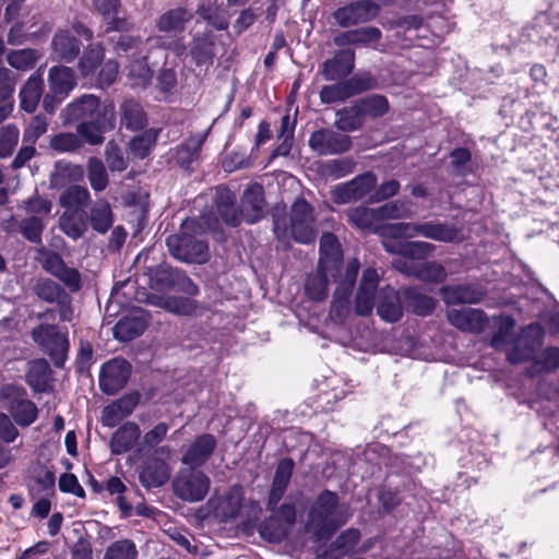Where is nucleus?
Listing matches in <instances>:
<instances>
[{
	"label": "nucleus",
	"instance_id": "a19ab883",
	"mask_svg": "<svg viewBox=\"0 0 559 559\" xmlns=\"http://www.w3.org/2000/svg\"><path fill=\"white\" fill-rule=\"evenodd\" d=\"M60 229L70 238L76 240L87 229L86 222L79 211H64L59 218Z\"/></svg>",
	"mask_w": 559,
	"mask_h": 559
},
{
	"label": "nucleus",
	"instance_id": "79ce46f5",
	"mask_svg": "<svg viewBox=\"0 0 559 559\" xmlns=\"http://www.w3.org/2000/svg\"><path fill=\"white\" fill-rule=\"evenodd\" d=\"M50 379V368L46 360L38 359L29 362L26 381L35 391H45Z\"/></svg>",
	"mask_w": 559,
	"mask_h": 559
},
{
	"label": "nucleus",
	"instance_id": "a878e982",
	"mask_svg": "<svg viewBox=\"0 0 559 559\" xmlns=\"http://www.w3.org/2000/svg\"><path fill=\"white\" fill-rule=\"evenodd\" d=\"M354 69V52L341 51L323 62L320 73L326 81H336L347 76Z\"/></svg>",
	"mask_w": 559,
	"mask_h": 559
},
{
	"label": "nucleus",
	"instance_id": "2eb2a0df",
	"mask_svg": "<svg viewBox=\"0 0 559 559\" xmlns=\"http://www.w3.org/2000/svg\"><path fill=\"white\" fill-rule=\"evenodd\" d=\"M131 373L130 364L123 358H114L105 362L99 372V388L106 394L121 390Z\"/></svg>",
	"mask_w": 559,
	"mask_h": 559
},
{
	"label": "nucleus",
	"instance_id": "ea45409f",
	"mask_svg": "<svg viewBox=\"0 0 559 559\" xmlns=\"http://www.w3.org/2000/svg\"><path fill=\"white\" fill-rule=\"evenodd\" d=\"M213 46L212 33L204 32L201 36L193 38L189 53L197 64H206L213 59Z\"/></svg>",
	"mask_w": 559,
	"mask_h": 559
},
{
	"label": "nucleus",
	"instance_id": "f3484780",
	"mask_svg": "<svg viewBox=\"0 0 559 559\" xmlns=\"http://www.w3.org/2000/svg\"><path fill=\"white\" fill-rule=\"evenodd\" d=\"M350 138L331 129H321L311 133L309 146L320 155H332L347 152L350 148Z\"/></svg>",
	"mask_w": 559,
	"mask_h": 559
},
{
	"label": "nucleus",
	"instance_id": "bb28decb",
	"mask_svg": "<svg viewBox=\"0 0 559 559\" xmlns=\"http://www.w3.org/2000/svg\"><path fill=\"white\" fill-rule=\"evenodd\" d=\"M48 83L53 96L66 97L76 85L75 73L71 68L55 66L48 73Z\"/></svg>",
	"mask_w": 559,
	"mask_h": 559
},
{
	"label": "nucleus",
	"instance_id": "864d4df0",
	"mask_svg": "<svg viewBox=\"0 0 559 559\" xmlns=\"http://www.w3.org/2000/svg\"><path fill=\"white\" fill-rule=\"evenodd\" d=\"M34 290L40 299L48 302H58L62 298H68V294L60 285L49 278L38 281Z\"/></svg>",
	"mask_w": 559,
	"mask_h": 559
},
{
	"label": "nucleus",
	"instance_id": "774afa93",
	"mask_svg": "<svg viewBox=\"0 0 559 559\" xmlns=\"http://www.w3.org/2000/svg\"><path fill=\"white\" fill-rule=\"evenodd\" d=\"M48 120L43 115H37L32 118L31 122L24 130L23 141L28 144H34L43 134L47 132Z\"/></svg>",
	"mask_w": 559,
	"mask_h": 559
},
{
	"label": "nucleus",
	"instance_id": "39448f33",
	"mask_svg": "<svg viewBox=\"0 0 559 559\" xmlns=\"http://www.w3.org/2000/svg\"><path fill=\"white\" fill-rule=\"evenodd\" d=\"M173 452L169 445H160L144 457L139 473V479L143 487L157 488L169 480L171 475L169 461Z\"/></svg>",
	"mask_w": 559,
	"mask_h": 559
},
{
	"label": "nucleus",
	"instance_id": "1a4fd4ad",
	"mask_svg": "<svg viewBox=\"0 0 559 559\" xmlns=\"http://www.w3.org/2000/svg\"><path fill=\"white\" fill-rule=\"evenodd\" d=\"M359 262L356 259L348 261L344 274L340 275L334 292L330 316L336 322H343L349 312L348 297L356 281Z\"/></svg>",
	"mask_w": 559,
	"mask_h": 559
},
{
	"label": "nucleus",
	"instance_id": "4c0bfd02",
	"mask_svg": "<svg viewBox=\"0 0 559 559\" xmlns=\"http://www.w3.org/2000/svg\"><path fill=\"white\" fill-rule=\"evenodd\" d=\"M192 19V13L183 8L171 9L162 14L157 21V28L165 33H177L185 28L186 23Z\"/></svg>",
	"mask_w": 559,
	"mask_h": 559
},
{
	"label": "nucleus",
	"instance_id": "3c124183",
	"mask_svg": "<svg viewBox=\"0 0 559 559\" xmlns=\"http://www.w3.org/2000/svg\"><path fill=\"white\" fill-rule=\"evenodd\" d=\"M46 227L45 219L39 216H28L19 223V230L29 242L40 243L41 235Z\"/></svg>",
	"mask_w": 559,
	"mask_h": 559
},
{
	"label": "nucleus",
	"instance_id": "13d9d810",
	"mask_svg": "<svg viewBox=\"0 0 559 559\" xmlns=\"http://www.w3.org/2000/svg\"><path fill=\"white\" fill-rule=\"evenodd\" d=\"M293 134L294 129L289 126V116L286 115L282 118V127L278 134V138L282 140V142L272 153L270 157L271 160L278 156H287L289 154L293 145Z\"/></svg>",
	"mask_w": 559,
	"mask_h": 559
},
{
	"label": "nucleus",
	"instance_id": "58836bf2",
	"mask_svg": "<svg viewBox=\"0 0 559 559\" xmlns=\"http://www.w3.org/2000/svg\"><path fill=\"white\" fill-rule=\"evenodd\" d=\"M293 468L294 462L290 459H284L278 463L270 492L271 503H277L284 495L289 484Z\"/></svg>",
	"mask_w": 559,
	"mask_h": 559
},
{
	"label": "nucleus",
	"instance_id": "4be33fe9",
	"mask_svg": "<svg viewBox=\"0 0 559 559\" xmlns=\"http://www.w3.org/2000/svg\"><path fill=\"white\" fill-rule=\"evenodd\" d=\"M342 250L337 238L330 233H323L320 239V259L321 269L329 270L332 277H336L340 272V263L342 261Z\"/></svg>",
	"mask_w": 559,
	"mask_h": 559
},
{
	"label": "nucleus",
	"instance_id": "5fc2aeb1",
	"mask_svg": "<svg viewBox=\"0 0 559 559\" xmlns=\"http://www.w3.org/2000/svg\"><path fill=\"white\" fill-rule=\"evenodd\" d=\"M362 116L381 117L389 110V103L384 96L371 95L358 103Z\"/></svg>",
	"mask_w": 559,
	"mask_h": 559
},
{
	"label": "nucleus",
	"instance_id": "a211bd4d",
	"mask_svg": "<svg viewBox=\"0 0 559 559\" xmlns=\"http://www.w3.org/2000/svg\"><path fill=\"white\" fill-rule=\"evenodd\" d=\"M115 127V111L111 105L104 106L102 114L87 121H82L78 128V134L91 145L100 144L104 141L103 133Z\"/></svg>",
	"mask_w": 559,
	"mask_h": 559
},
{
	"label": "nucleus",
	"instance_id": "6ab92c4d",
	"mask_svg": "<svg viewBox=\"0 0 559 559\" xmlns=\"http://www.w3.org/2000/svg\"><path fill=\"white\" fill-rule=\"evenodd\" d=\"M393 264L400 272L414 275L425 282L440 283L447 277L444 267L437 262H414L413 260L396 259Z\"/></svg>",
	"mask_w": 559,
	"mask_h": 559
},
{
	"label": "nucleus",
	"instance_id": "ddd939ff",
	"mask_svg": "<svg viewBox=\"0 0 559 559\" xmlns=\"http://www.w3.org/2000/svg\"><path fill=\"white\" fill-rule=\"evenodd\" d=\"M377 177L371 171H366L348 182L341 183L333 189L334 202L345 204L361 200L373 191Z\"/></svg>",
	"mask_w": 559,
	"mask_h": 559
},
{
	"label": "nucleus",
	"instance_id": "09e8293b",
	"mask_svg": "<svg viewBox=\"0 0 559 559\" xmlns=\"http://www.w3.org/2000/svg\"><path fill=\"white\" fill-rule=\"evenodd\" d=\"M121 123L128 129L138 130L144 127L145 116L142 107L134 100H126L122 106Z\"/></svg>",
	"mask_w": 559,
	"mask_h": 559
},
{
	"label": "nucleus",
	"instance_id": "aec40b11",
	"mask_svg": "<svg viewBox=\"0 0 559 559\" xmlns=\"http://www.w3.org/2000/svg\"><path fill=\"white\" fill-rule=\"evenodd\" d=\"M449 322L468 333H480L488 326V318L480 309L461 308L448 311Z\"/></svg>",
	"mask_w": 559,
	"mask_h": 559
},
{
	"label": "nucleus",
	"instance_id": "f03ea898",
	"mask_svg": "<svg viewBox=\"0 0 559 559\" xmlns=\"http://www.w3.org/2000/svg\"><path fill=\"white\" fill-rule=\"evenodd\" d=\"M215 203L219 215L226 224L237 226L241 221V214L248 223L252 224L260 219L263 214V190L258 183L250 185L245 190L241 200V213L234 205L235 195L226 188L217 189Z\"/></svg>",
	"mask_w": 559,
	"mask_h": 559
},
{
	"label": "nucleus",
	"instance_id": "9d476101",
	"mask_svg": "<svg viewBox=\"0 0 559 559\" xmlns=\"http://www.w3.org/2000/svg\"><path fill=\"white\" fill-rule=\"evenodd\" d=\"M32 338L51 356L56 366H61L69 349L66 333L60 332L56 325L40 324L33 329Z\"/></svg>",
	"mask_w": 559,
	"mask_h": 559
},
{
	"label": "nucleus",
	"instance_id": "f257e3e1",
	"mask_svg": "<svg viewBox=\"0 0 559 559\" xmlns=\"http://www.w3.org/2000/svg\"><path fill=\"white\" fill-rule=\"evenodd\" d=\"M349 518L347 508L338 503L336 493L324 490L313 502L306 528L317 540L329 537L343 526Z\"/></svg>",
	"mask_w": 559,
	"mask_h": 559
},
{
	"label": "nucleus",
	"instance_id": "2f4dec72",
	"mask_svg": "<svg viewBox=\"0 0 559 559\" xmlns=\"http://www.w3.org/2000/svg\"><path fill=\"white\" fill-rule=\"evenodd\" d=\"M146 325V319L143 314L127 316L116 323L114 334L117 340L128 342L140 336L145 331Z\"/></svg>",
	"mask_w": 559,
	"mask_h": 559
},
{
	"label": "nucleus",
	"instance_id": "4468645a",
	"mask_svg": "<svg viewBox=\"0 0 559 559\" xmlns=\"http://www.w3.org/2000/svg\"><path fill=\"white\" fill-rule=\"evenodd\" d=\"M371 87L372 80L370 76L355 75L349 80L323 86L320 91V100L323 104L344 102L345 99L370 90Z\"/></svg>",
	"mask_w": 559,
	"mask_h": 559
},
{
	"label": "nucleus",
	"instance_id": "412c9836",
	"mask_svg": "<svg viewBox=\"0 0 559 559\" xmlns=\"http://www.w3.org/2000/svg\"><path fill=\"white\" fill-rule=\"evenodd\" d=\"M379 275L376 270H365L356 295L355 309L359 316H368L371 313L373 309L374 292L377 289Z\"/></svg>",
	"mask_w": 559,
	"mask_h": 559
},
{
	"label": "nucleus",
	"instance_id": "20e7f679",
	"mask_svg": "<svg viewBox=\"0 0 559 559\" xmlns=\"http://www.w3.org/2000/svg\"><path fill=\"white\" fill-rule=\"evenodd\" d=\"M274 231L278 239L285 240L290 237L304 245L313 242L318 233L313 207L304 199L296 200L292 205L288 219L274 222Z\"/></svg>",
	"mask_w": 559,
	"mask_h": 559
},
{
	"label": "nucleus",
	"instance_id": "473e14b6",
	"mask_svg": "<svg viewBox=\"0 0 559 559\" xmlns=\"http://www.w3.org/2000/svg\"><path fill=\"white\" fill-rule=\"evenodd\" d=\"M140 437V428L136 424L128 421L122 425L111 437L110 449L114 454L128 452Z\"/></svg>",
	"mask_w": 559,
	"mask_h": 559
},
{
	"label": "nucleus",
	"instance_id": "680f3d73",
	"mask_svg": "<svg viewBox=\"0 0 559 559\" xmlns=\"http://www.w3.org/2000/svg\"><path fill=\"white\" fill-rule=\"evenodd\" d=\"M156 132L146 131L133 138L130 142V151L138 158L146 157L156 142Z\"/></svg>",
	"mask_w": 559,
	"mask_h": 559
},
{
	"label": "nucleus",
	"instance_id": "7ed1b4c3",
	"mask_svg": "<svg viewBox=\"0 0 559 559\" xmlns=\"http://www.w3.org/2000/svg\"><path fill=\"white\" fill-rule=\"evenodd\" d=\"M197 225V221L187 219L181 225L179 234L171 235L166 239L169 252L177 260L195 263H203L207 260V243L203 239L191 235L195 230ZM199 227L215 229L216 225L203 216Z\"/></svg>",
	"mask_w": 559,
	"mask_h": 559
},
{
	"label": "nucleus",
	"instance_id": "9b49d317",
	"mask_svg": "<svg viewBox=\"0 0 559 559\" xmlns=\"http://www.w3.org/2000/svg\"><path fill=\"white\" fill-rule=\"evenodd\" d=\"M544 329L538 323H532L522 330L521 335L507 349L508 360L519 364L534 357L535 350L540 346L544 338Z\"/></svg>",
	"mask_w": 559,
	"mask_h": 559
},
{
	"label": "nucleus",
	"instance_id": "b1692460",
	"mask_svg": "<svg viewBox=\"0 0 559 559\" xmlns=\"http://www.w3.org/2000/svg\"><path fill=\"white\" fill-rule=\"evenodd\" d=\"M216 440L212 435L199 436L183 454L181 461L190 467L202 465L214 452Z\"/></svg>",
	"mask_w": 559,
	"mask_h": 559
},
{
	"label": "nucleus",
	"instance_id": "338daca9",
	"mask_svg": "<svg viewBox=\"0 0 559 559\" xmlns=\"http://www.w3.org/2000/svg\"><path fill=\"white\" fill-rule=\"evenodd\" d=\"M136 554L134 544L123 539L110 545L106 550L104 559H135Z\"/></svg>",
	"mask_w": 559,
	"mask_h": 559
},
{
	"label": "nucleus",
	"instance_id": "c03bdc74",
	"mask_svg": "<svg viewBox=\"0 0 559 559\" xmlns=\"http://www.w3.org/2000/svg\"><path fill=\"white\" fill-rule=\"evenodd\" d=\"M217 0H204L199 7V14L217 29H225L228 26V14L225 10L218 8Z\"/></svg>",
	"mask_w": 559,
	"mask_h": 559
},
{
	"label": "nucleus",
	"instance_id": "5701e85b",
	"mask_svg": "<svg viewBox=\"0 0 559 559\" xmlns=\"http://www.w3.org/2000/svg\"><path fill=\"white\" fill-rule=\"evenodd\" d=\"M104 107H100L99 99L94 95H83L79 99L69 104L66 108V122L83 120L87 121L102 114Z\"/></svg>",
	"mask_w": 559,
	"mask_h": 559
},
{
	"label": "nucleus",
	"instance_id": "8fccbe9b",
	"mask_svg": "<svg viewBox=\"0 0 559 559\" xmlns=\"http://www.w3.org/2000/svg\"><path fill=\"white\" fill-rule=\"evenodd\" d=\"M361 111L357 105L341 109L336 112L335 126L337 129L342 131H355L359 129L362 124L361 121Z\"/></svg>",
	"mask_w": 559,
	"mask_h": 559
},
{
	"label": "nucleus",
	"instance_id": "4d7b16f0",
	"mask_svg": "<svg viewBox=\"0 0 559 559\" xmlns=\"http://www.w3.org/2000/svg\"><path fill=\"white\" fill-rule=\"evenodd\" d=\"M20 131L14 124L0 129V158L9 157L17 145Z\"/></svg>",
	"mask_w": 559,
	"mask_h": 559
},
{
	"label": "nucleus",
	"instance_id": "6e6552de",
	"mask_svg": "<svg viewBox=\"0 0 559 559\" xmlns=\"http://www.w3.org/2000/svg\"><path fill=\"white\" fill-rule=\"evenodd\" d=\"M0 396L8 401L9 411L17 425L27 427L36 420L37 406L26 399L23 388L7 384L1 389Z\"/></svg>",
	"mask_w": 559,
	"mask_h": 559
},
{
	"label": "nucleus",
	"instance_id": "69168bd1",
	"mask_svg": "<svg viewBox=\"0 0 559 559\" xmlns=\"http://www.w3.org/2000/svg\"><path fill=\"white\" fill-rule=\"evenodd\" d=\"M105 158L111 171H123L128 166L122 150L114 141L106 144Z\"/></svg>",
	"mask_w": 559,
	"mask_h": 559
},
{
	"label": "nucleus",
	"instance_id": "052dcab7",
	"mask_svg": "<svg viewBox=\"0 0 559 559\" xmlns=\"http://www.w3.org/2000/svg\"><path fill=\"white\" fill-rule=\"evenodd\" d=\"M82 146V141L74 133L61 132L50 139V147L59 153L74 152Z\"/></svg>",
	"mask_w": 559,
	"mask_h": 559
},
{
	"label": "nucleus",
	"instance_id": "7c9ffc66",
	"mask_svg": "<svg viewBox=\"0 0 559 559\" xmlns=\"http://www.w3.org/2000/svg\"><path fill=\"white\" fill-rule=\"evenodd\" d=\"M94 9L103 16L108 25V31H124L129 28V23L124 17H120V0H93Z\"/></svg>",
	"mask_w": 559,
	"mask_h": 559
},
{
	"label": "nucleus",
	"instance_id": "49530a36",
	"mask_svg": "<svg viewBox=\"0 0 559 559\" xmlns=\"http://www.w3.org/2000/svg\"><path fill=\"white\" fill-rule=\"evenodd\" d=\"M90 201V192L85 187L72 186L59 198L60 205L67 211H79Z\"/></svg>",
	"mask_w": 559,
	"mask_h": 559
},
{
	"label": "nucleus",
	"instance_id": "a18cd8bd",
	"mask_svg": "<svg viewBox=\"0 0 559 559\" xmlns=\"http://www.w3.org/2000/svg\"><path fill=\"white\" fill-rule=\"evenodd\" d=\"M91 225L94 230L105 234L112 226V213L108 202L98 201L91 209Z\"/></svg>",
	"mask_w": 559,
	"mask_h": 559
},
{
	"label": "nucleus",
	"instance_id": "c756f323",
	"mask_svg": "<svg viewBox=\"0 0 559 559\" xmlns=\"http://www.w3.org/2000/svg\"><path fill=\"white\" fill-rule=\"evenodd\" d=\"M43 88V72L38 69L28 78L20 92L21 108L26 112H33L38 105Z\"/></svg>",
	"mask_w": 559,
	"mask_h": 559
},
{
	"label": "nucleus",
	"instance_id": "cd10ccee",
	"mask_svg": "<svg viewBox=\"0 0 559 559\" xmlns=\"http://www.w3.org/2000/svg\"><path fill=\"white\" fill-rule=\"evenodd\" d=\"M440 294L445 304H476L481 300L484 293L474 285L444 286Z\"/></svg>",
	"mask_w": 559,
	"mask_h": 559
},
{
	"label": "nucleus",
	"instance_id": "72a5a7b5",
	"mask_svg": "<svg viewBox=\"0 0 559 559\" xmlns=\"http://www.w3.org/2000/svg\"><path fill=\"white\" fill-rule=\"evenodd\" d=\"M348 222L357 229L364 231L376 230L380 221L378 218V209L367 206H356L346 211Z\"/></svg>",
	"mask_w": 559,
	"mask_h": 559
},
{
	"label": "nucleus",
	"instance_id": "dca6fc26",
	"mask_svg": "<svg viewBox=\"0 0 559 559\" xmlns=\"http://www.w3.org/2000/svg\"><path fill=\"white\" fill-rule=\"evenodd\" d=\"M43 269L61 281L71 292H78L81 288V274L74 269L68 266L62 258L46 249H40Z\"/></svg>",
	"mask_w": 559,
	"mask_h": 559
},
{
	"label": "nucleus",
	"instance_id": "f8f14e48",
	"mask_svg": "<svg viewBox=\"0 0 559 559\" xmlns=\"http://www.w3.org/2000/svg\"><path fill=\"white\" fill-rule=\"evenodd\" d=\"M379 11L380 4L378 2L359 0L335 10L333 19L341 27H349L376 19Z\"/></svg>",
	"mask_w": 559,
	"mask_h": 559
},
{
	"label": "nucleus",
	"instance_id": "de8ad7c7",
	"mask_svg": "<svg viewBox=\"0 0 559 559\" xmlns=\"http://www.w3.org/2000/svg\"><path fill=\"white\" fill-rule=\"evenodd\" d=\"M243 491L239 486L231 487L219 503L218 511L224 519L235 518L242 504Z\"/></svg>",
	"mask_w": 559,
	"mask_h": 559
},
{
	"label": "nucleus",
	"instance_id": "c9c22d12",
	"mask_svg": "<svg viewBox=\"0 0 559 559\" xmlns=\"http://www.w3.org/2000/svg\"><path fill=\"white\" fill-rule=\"evenodd\" d=\"M381 31L374 26L361 27L343 33L335 38V44L344 45H369L381 39Z\"/></svg>",
	"mask_w": 559,
	"mask_h": 559
},
{
	"label": "nucleus",
	"instance_id": "e433bc0d",
	"mask_svg": "<svg viewBox=\"0 0 559 559\" xmlns=\"http://www.w3.org/2000/svg\"><path fill=\"white\" fill-rule=\"evenodd\" d=\"M329 270L318 266L317 271L310 273L305 282L306 295L314 301H322L328 297V276Z\"/></svg>",
	"mask_w": 559,
	"mask_h": 559
},
{
	"label": "nucleus",
	"instance_id": "37998d69",
	"mask_svg": "<svg viewBox=\"0 0 559 559\" xmlns=\"http://www.w3.org/2000/svg\"><path fill=\"white\" fill-rule=\"evenodd\" d=\"M377 209L380 223L386 219L411 218L415 214L412 202L407 200L390 201Z\"/></svg>",
	"mask_w": 559,
	"mask_h": 559
},
{
	"label": "nucleus",
	"instance_id": "6e6d98bb",
	"mask_svg": "<svg viewBox=\"0 0 559 559\" xmlns=\"http://www.w3.org/2000/svg\"><path fill=\"white\" fill-rule=\"evenodd\" d=\"M127 69L132 85L144 87L150 83L153 72L144 59L132 61Z\"/></svg>",
	"mask_w": 559,
	"mask_h": 559
},
{
	"label": "nucleus",
	"instance_id": "0eeeda50",
	"mask_svg": "<svg viewBox=\"0 0 559 559\" xmlns=\"http://www.w3.org/2000/svg\"><path fill=\"white\" fill-rule=\"evenodd\" d=\"M394 235L415 238L425 237L436 241L451 242L457 237V230L442 223H397L391 226Z\"/></svg>",
	"mask_w": 559,
	"mask_h": 559
},
{
	"label": "nucleus",
	"instance_id": "423d86ee",
	"mask_svg": "<svg viewBox=\"0 0 559 559\" xmlns=\"http://www.w3.org/2000/svg\"><path fill=\"white\" fill-rule=\"evenodd\" d=\"M211 480L195 467L180 469L173 480L174 493L183 501L198 502L205 498Z\"/></svg>",
	"mask_w": 559,
	"mask_h": 559
},
{
	"label": "nucleus",
	"instance_id": "f704fd0d",
	"mask_svg": "<svg viewBox=\"0 0 559 559\" xmlns=\"http://www.w3.org/2000/svg\"><path fill=\"white\" fill-rule=\"evenodd\" d=\"M377 312L388 322H396L401 319L403 309L400 296L394 289L389 288L381 293Z\"/></svg>",
	"mask_w": 559,
	"mask_h": 559
},
{
	"label": "nucleus",
	"instance_id": "0e129e2a",
	"mask_svg": "<svg viewBox=\"0 0 559 559\" xmlns=\"http://www.w3.org/2000/svg\"><path fill=\"white\" fill-rule=\"evenodd\" d=\"M160 306L176 314H192L197 310L195 302L187 297H166L160 301Z\"/></svg>",
	"mask_w": 559,
	"mask_h": 559
},
{
	"label": "nucleus",
	"instance_id": "e2e57ef3",
	"mask_svg": "<svg viewBox=\"0 0 559 559\" xmlns=\"http://www.w3.org/2000/svg\"><path fill=\"white\" fill-rule=\"evenodd\" d=\"M37 58V52L33 49L13 50L7 56V60L11 67L23 71L31 69Z\"/></svg>",
	"mask_w": 559,
	"mask_h": 559
},
{
	"label": "nucleus",
	"instance_id": "393cba45",
	"mask_svg": "<svg viewBox=\"0 0 559 559\" xmlns=\"http://www.w3.org/2000/svg\"><path fill=\"white\" fill-rule=\"evenodd\" d=\"M52 57L57 60L71 62L80 53V44L69 31H58L51 40Z\"/></svg>",
	"mask_w": 559,
	"mask_h": 559
},
{
	"label": "nucleus",
	"instance_id": "603ef678",
	"mask_svg": "<svg viewBox=\"0 0 559 559\" xmlns=\"http://www.w3.org/2000/svg\"><path fill=\"white\" fill-rule=\"evenodd\" d=\"M87 179L95 191H103L108 186V175L99 158L91 157L87 160Z\"/></svg>",
	"mask_w": 559,
	"mask_h": 559
},
{
	"label": "nucleus",
	"instance_id": "c85d7f7f",
	"mask_svg": "<svg viewBox=\"0 0 559 559\" xmlns=\"http://www.w3.org/2000/svg\"><path fill=\"white\" fill-rule=\"evenodd\" d=\"M160 288L174 287L179 285L181 289L188 295H195L198 293V287L195 284L178 272L177 270H173L168 266H160L155 271V275L153 278Z\"/></svg>",
	"mask_w": 559,
	"mask_h": 559
},
{
	"label": "nucleus",
	"instance_id": "bf43d9fd",
	"mask_svg": "<svg viewBox=\"0 0 559 559\" xmlns=\"http://www.w3.org/2000/svg\"><path fill=\"white\" fill-rule=\"evenodd\" d=\"M104 53L99 46H91L84 52L79 62V68L83 76L94 73L103 60Z\"/></svg>",
	"mask_w": 559,
	"mask_h": 559
}]
</instances>
